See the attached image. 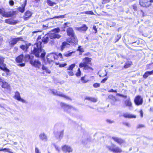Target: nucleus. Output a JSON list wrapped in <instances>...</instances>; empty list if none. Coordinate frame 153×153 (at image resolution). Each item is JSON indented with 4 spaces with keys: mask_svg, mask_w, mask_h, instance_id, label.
Segmentation results:
<instances>
[{
    "mask_svg": "<svg viewBox=\"0 0 153 153\" xmlns=\"http://www.w3.org/2000/svg\"><path fill=\"white\" fill-rule=\"evenodd\" d=\"M125 104L126 106L129 108L132 107V104L130 98H128L125 101Z\"/></svg>",
    "mask_w": 153,
    "mask_h": 153,
    "instance_id": "obj_20",
    "label": "nucleus"
},
{
    "mask_svg": "<svg viewBox=\"0 0 153 153\" xmlns=\"http://www.w3.org/2000/svg\"><path fill=\"white\" fill-rule=\"evenodd\" d=\"M86 100L90 101L93 102H96L97 101V99L94 98L88 97H86L85 99Z\"/></svg>",
    "mask_w": 153,
    "mask_h": 153,
    "instance_id": "obj_33",
    "label": "nucleus"
},
{
    "mask_svg": "<svg viewBox=\"0 0 153 153\" xmlns=\"http://www.w3.org/2000/svg\"><path fill=\"white\" fill-rule=\"evenodd\" d=\"M76 30L82 32L85 31L87 30L88 27L86 25L84 24L82 26L80 27H76Z\"/></svg>",
    "mask_w": 153,
    "mask_h": 153,
    "instance_id": "obj_16",
    "label": "nucleus"
},
{
    "mask_svg": "<svg viewBox=\"0 0 153 153\" xmlns=\"http://www.w3.org/2000/svg\"><path fill=\"white\" fill-rule=\"evenodd\" d=\"M5 22L10 24H15L17 23L16 21H15L12 19H8L5 20Z\"/></svg>",
    "mask_w": 153,
    "mask_h": 153,
    "instance_id": "obj_21",
    "label": "nucleus"
},
{
    "mask_svg": "<svg viewBox=\"0 0 153 153\" xmlns=\"http://www.w3.org/2000/svg\"><path fill=\"white\" fill-rule=\"evenodd\" d=\"M42 42L39 41L32 46V53L36 57L44 58L45 56V53L42 48Z\"/></svg>",
    "mask_w": 153,
    "mask_h": 153,
    "instance_id": "obj_1",
    "label": "nucleus"
},
{
    "mask_svg": "<svg viewBox=\"0 0 153 153\" xmlns=\"http://www.w3.org/2000/svg\"><path fill=\"white\" fill-rule=\"evenodd\" d=\"M134 102L137 105H139L142 104L143 102V99L140 96H137L134 99Z\"/></svg>",
    "mask_w": 153,
    "mask_h": 153,
    "instance_id": "obj_9",
    "label": "nucleus"
},
{
    "mask_svg": "<svg viewBox=\"0 0 153 153\" xmlns=\"http://www.w3.org/2000/svg\"><path fill=\"white\" fill-rule=\"evenodd\" d=\"M100 84L99 83H95L93 85V86L94 88L99 87L100 86Z\"/></svg>",
    "mask_w": 153,
    "mask_h": 153,
    "instance_id": "obj_46",
    "label": "nucleus"
},
{
    "mask_svg": "<svg viewBox=\"0 0 153 153\" xmlns=\"http://www.w3.org/2000/svg\"><path fill=\"white\" fill-rule=\"evenodd\" d=\"M71 39L70 41H69V42L70 43L71 42L73 43L74 44L78 42L76 36H75V35L74 37H71Z\"/></svg>",
    "mask_w": 153,
    "mask_h": 153,
    "instance_id": "obj_27",
    "label": "nucleus"
},
{
    "mask_svg": "<svg viewBox=\"0 0 153 153\" xmlns=\"http://www.w3.org/2000/svg\"><path fill=\"white\" fill-rule=\"evenodd\" d=\"M5 10L4 8H0V14H1L2 16Z\"/></svg>",
    "mask_w": 153,
    "mask_h": 153,
    "instance_id": "obj_47",
    "label": "nucleus"
},
{
    "mask_svg": "<svg viewBox=\"0 0 153 153\" xmlns=\"http://www.w3.org/2000/svg\"><path fill=\"white\" fill-rule=\"evenodd\" d=\"M123 125H125V126H128V127H129L130 126V124L128 123H127L126 122H123Z\"/></svg>",
    "mask_w": 153,
    "mask_h": 153,
    "instance_id": "obj_49",
    "label": "nucleus"
},
{
    "mask_svg": "<svg viewBox=\"0 0 153 153\" xmlns=\"http://www.w3.org/2000/svg\"><path fill=\"white\" fill-rule=\"evenodd\" d=\"M64 15L59 16H55L52 19H59V18H64Z\"/></svg>",
    "mask_w": 153,
    "mask_h": 153,
    "instance_id": "obj_44",
    "label": "nucleus"
},
{
    "mask_svg": "<svg viewBox=\"0 0 153 153\" xmlns=\"http://www.w3.org/2000/svg\"><path fill=\"white\" fill-rule=\"evenodd\" d=\"M4 58L2 56H0V69L5 71L7 73L9 72V70L6 67H5L3 64Z\"/></svg>",
    "mask_w": 153,
    "mask_h": 153,
    "instance_id": "obj_6",
    "label": "nucleus"
},
{
    "mask_svg": "<svg viewBox=\"0 0 153 153\" xmlns=\"http://www.w3.org/2000/svg\"><path fill=\"white\" fill-rule=\"evenodd\" d=\"M123 116L126 118H136V117L135 115L132 114H130L128 113H124L123 114Z\"/></svg>",
    "mask_w": 153,
    "mask_h": 153,
    "instance_id": "obj_24",
    "label": "nucleus"
},
{
    "mask_svg": "<svg viewBox=\"0 0 153 153\" xmlns=\"http://www.w3.org/2000/svg\"><path fill=\"white\" fill-rule=\"evenodd\" d=\"M107 122L108 123H114V121L109 119H107L106 120Z\"/></svg>",
    "mask_w": 153,
    "mask_h": 153,
    "instance_id": "obj_51",
    "label": "nucleus"
},
{
    "mask_svg": "<svg viewBox=\"0 0 153 153\" xmlns=\"http://www.w3.org/2000/svg\"><path fill=\"white\" fill-rule=\"evenodd\" d=\"M110 1V0H103L102 1V4H105L109 2Z\"/></svg>",
    "mask_w": 153,
    "mask_h": 153,
    "instance_id": "obj_50",
    "label": "nucleus"
},
{
    "mask_svg": "<svg viewBox=\"0 0 153 153\" xmlns=\"http://www.w3.org/2000/svg\"><path fill=\"white\" fill-rule=\"evenodd\" d=\"M153 2V0H140V5L143 7H149L150 6L151 3Z\"/></svg>",
    "mask_w": 153,
    "mask_h": 153,
    "instance_id": "obj_3",
    "label": "nucleus"
},
{
    "mask_svg": "<svg viewBox=\"0 0 153 153\" xmlns=\"http://www.w3.org/2000/svg\"><path fill=\"white\" fill-rule=\"evenodd\" d=\"M61 105L62 107L64 109L68 112L69 109H74V108L71 106H69L68 105H66L63 103H61Z\"/></svg>",
    "mask_w": 153,
    "mask_h": 153,
    "instance_id": "obj_14",
    "label": "nucleus"
},
{
    "mask_svg": "<svg viewBox=\"0 0 153 153\" xmlns=\"http://www.w3.org/2000/svg\"><path fill=\"white\" fill-rule=\"evenodd\" d=\"M56 56L53 53L48 54L47 56V61L49 63H51L53 62L54 60L55 59Z\"/></svg>",
    "mask_w": 153,
    "mask_h": 153,
    "instance_id": "obj_8",
    "label": "nucleus"
},
{
    "mask_svg": "<svg viewBox=\"0 0 153 153\" xmlns=\"http://www.w3.org/2000/svg\"><path fill=\"white\" fill-rule=\"evenodd\" d=\"M22 41H23V38L21 37L11 38L9 42V43L11 46H13L18 42Z\"/></svg>",
    "mask_w": 153,
    "mask_h": 153,
    "instance_id": "obj_4",
    "label": "nucleus"
},
{
    "mask_svg": "<svg viewBox=\"0 0 153 153\" xmlns=\"http://www.w3.org/2000/svg\"><path fill=\"white\" fill-rule=\"evenodd\" d=\"M93 29L94 30V31H95L94 33H97V28L95 26H93Z\"/></svg>",
    "mask_w": 153,
    "mask_h": 153,
    "instance_id": "obj_53",
    "label": "nucleus"
},
{
    "mask_svg": "<svg viewBox=\"0 0 153 153\" xmlns=\"http://www.w3.org/2000/svg\"><path fill=\"white\" fill-rule=\"evenodd\" d=\"M140 114L141 117H143V111L142 110L140 111Z\"/></svg>",
    "mask_w": 153,
    "mask_h": 153,
    "instance_id": "obj_63",
    "label": "nucleus"
},
{
    "mask_svg": "<svg viewBox=\"0 0 153 153\" xmlns=\"http://www.w3.org/2000/svg\"><path fill=\"white\" fill-rule=\"evenodd\" d=\"M75 64H72L69 66V67L68 68L67 70L72 71L73 69L75 67Z\"/></svg>",
    "mask_w": 153,
    "mask_h": 153,
    "instance_id": "obj_38",
    "label": "nucleus"
},
{
    "mask_svg": "<svg viewBox=\"0 0 153 153\" xmlns=\"http://www.w3.org/2000/svg\"><path fill=\"white\" fill-rule=\"evenodd\" d=\"M82 62L79 64V67L80 68H84L85 70H90L91 71L93 69L91 67V59L88 57L85 58L82 60Z\"/></svg>",
    "mask_w": 153,
    "mask_h": 153,
    "instance_id": "obj_2",
    "label": "nucleus"
},
{
    "mask_svg": "<svg viewBox=\"0 0 153 153\" xmlns=\"http://www.w3.org/2000/svg\"><path fill=\"white\" fill-rule=\"evenodd\" d=\"M81 80L83 83H86L88 81V79H85L84 76L81 77Z\"/></svg>",
    "mask_w": 153,
    "mask_h": 153,
    "instance_id": "obj_39",
    "label": "nucleus"
},
{
    "mask_svg": "<svg viewBox=\"0 0 153 153\" xmlns=\"http://www.w3.org/2000/svg\"><path fill=\"white\" fill-rule=\"evenodd\" d=\"M71 26L70 23L69 22H67L64 24L63 26L64 28L68 27Z\"/></svg>",
    "mask_w": 153,
    "mask_h": 153,
    "instance_id": "obj_41",
    "label": "nucleus"
},
{
    "mask_svg": "<svg viewBox=\"0 0 153 153\" xmlns=\"http://www.w3.org/2000/svg\"><path fill=\"white\" fill-rule=\"evenodd\" d=\"M18 65L21 66V67H24L25 65V63H22L19 64Z\"/></svg>",
    "mask_w": 153,
    "mask_h": 153,
    "instance_id": "obj_62",
    "label": "nucleus"
},
{
    "mask_svg": "<svg viewBox=\"0 0 153 153\" xmlns=\"http://www.w3.org/2000/svg\"><path fill=\"white\" fill-rule=\"evenodd\" d=\"M52 93L55 95H57L60 97H62L67 99H70V98L64 95L61 92L51 90Z\"/></svg>",
    "mask_w": 153,
    "mask_h": 153,
    "instance_id": "obj_10",
    "label": "nucleus"
},
{
    "mask_svg": "<svg viewBox=\"0 0 153 153\" xmlns=\"http://www.w3.org/2000/svg\"><path fill=\"white\" fill-rule=\"evenodd\" d=\"M153 74V70L151 71H147L143 75V77L146 78L149 76Z\"/></svg>",
    "mask_w": 153,
    "mask_h": 153,
    "instance_id": "obj_23",
    "label": "nucleus"
},
{
    "mask_svg": "<svg viewBox=\"0 0 153 153\" xmlns=\"http://www.w3.org/2000/svg\"><path fill=\"white\" fill-rule=\"evenodd\" d=\"M81 71L79 68L78 69V71L76 74V75L77 76H79L81 75Z\"/></svg>",
    "mask_w": 153,
    "mask_h": 153,
    "instance_id": "obj_43",
    "label": "nucleus"
},
{
    "mask_svg": "<svg viewBox=\"0 0 153 153\" xmlns=\"http://www.w3.org/2000/svg\"><path fill=\"white\" fill-rule=\"evenodd\" d=\"M67 35L70 37H74V32L71 27H69L67 30Z\"/></svg>",
    "mask_w": 153,
    "mask_h": 153,
    "instance_id": "obj_13",
    "label": "nucleus"
},
{
    "mask_svg": "<svg viewBox=\"0 0 153 153\" xmlns=\"http://www.w3.org/2000/svg\"><path fill=\"white\" fill-rule=\"evenodd\" d=\"M111 139L113 140L114 142L117 143L120 145L124 143L125 142V141L124 140H123L121 138H119L117 137H111Z\"/></svg>",
    "mask_w": 153,
    "mask_h": 153,
    "instance_id": "obj_11",
    "label": "nucleus"
},
{
    "mask_svg": "<svg viewBox=\"0 0 153 153\" xmlns=\"http://www.w3.org/2000/svg\"><path fill=\"white\" fill-rule=\"evenodd\" d=\"M24 56L23 55H21L16 58V61L17 62H22L23 60Z\"/></svg>",
    "mask_w": 153,
    "mask_h": 153,
    "instance_id": "obj_25",
    "label": "nucleus"
},
{
    "mask_svg": "<svg viewBox=\"0 0 153 153\" xmlns=\"http://www.w3.org/2000/svg\"><path fill=\"white\" fill-rule=\"evenodd\" d=\"M13 14L11 12H6L4 11L2 16L5 17H10L12 16Z\"/></svg>",
    "mask_w": 153,
    "mask_h": 153,
    "instance_id": "obj_26",
    "label": "nucleus"
},
{
    "mask_svg": "<svg viewBox=\"0 0 153 153\" xmlns=\"http://www.w3.org/2000/svg\"><path fill=\"white\" fill-rule=\"evenodd\" d=\"M86 13L88 14H94L93 12L92 11H86Z\"/></svg>",
    "mask_w": 153,
    "mask_h": 153,
    "instance_id": "obj_61",
    "label": "nucleus"
},
{
    "mask_svg": "<svg viewBox=\"0 0 153 153\" xmlns=\"http://www.w3.org/2000/svg\"><path fill=\"white\" fill-rule=\"evenodd\" d=\"M27 2V0H25L24 2V3L22 4L21 6L18 8L19 11L22 13H23L25 11V7L26 5Z\"/></svg>",
    "mask_w": 153,
    "mask_h": 153,
    "instance_id": "obj_19",
    "label": "nucleus"
},
{
    "mask_svg": "<svg viewBox=\"0 0 153 153\" xmlns=\"http://www.w3.org/2000/svg\"><path fill=\"white\" fill-rule=\"evenodd\" d=\"M108 98L110 99L112 101L111 102L112 103H114L115 101H117V99L114 96L111 95H109Z\"/></svg>",
    "mask_w": 153,
    "mask_h": 153,
    "instance_id": "obj_28",
    "label": "nucleus"
},
{
    "mask_svg": "<svg viewBox=\"0 0 153 153\" xmlns=\"http://www.w3.org/2000/svg\"><path fill=\"white\" fill-rule=\"evenodd\" d=\"M35 153H40L38 148L36 147L35 148Z\"/></svg>",
    "mask_w": 153,
    "mask_h": 153,
    "instance_id": "obj_54",
    "label": "nucleus"
},
{
    "mask_svg": "<svg viewBox=\"0 0 153 153\" xmlns=\"http://www.w3.org/2000/svg\"><path fill=\"white\" fill-rule=\"evenodd\" d=\"M14 97L15 98L19 101H21L23 103H25L26 102L25 100L21 98L20 94L17 91L15 93Z\"/></svg>",
    "mask_w": 153,
    "mask_h": 153,
    "instance_id": "obj_12",
    "label": "nucleus"
},
{
    "mask_svg": "<svg viewBox=\"0 0 153 153\" xmlns=\"http://www.w3.org/2000/svg\"><path fill=\"white\" fill-rule=\"evenodd\" d=\"M42 42L45 43H46L49 41V37L48 35H45L42 39Z\"/></svg>",
    "mask_w": 153,
    "mask_h": 153,
    "instance_id": "obj_30",
    "label": "nucleus"
},
{
    "mask_svg": "<svg viewBox=\"0 0 153 153\" xmlns=\"http://www.w3.org/2000/svg\"><path fill=\"white\" fill-rule=\"evenodd\" d=\"M32 59V58H31L30 56L29 55H27L25 56V61L27 62L29 59Z\"/></svg>",
    "mask_w": 153,
    "mask_h": 153,
    "instance_id": "obj_37",
    "label": "nucleus"
},
{
    "mask_svg": "<svg viewBox=\"0 0 153 153\" xmlns=\"http://www.w3.org/2000/svg\"><path fill=\"white\" fill-rule=\"evenodd\" d=\"M63 134V131H62L58 133V135L59 138H61L62 137Z\"/></svg>",
    "mask_w": 153,
    "mask_h": 153,
    "instance_id": "obj_45",
    "label": "nucleus"
},
{
    "mask_svg": "<svg viewBox=\"0 0 153 153\" xmlns=\"http://www.w3.org/2000/svg\"><path fill=\"white\" fill-rule=\"evenodd\" d=\"M42 69L43 70L45 71L46 73H48L49 74H50L51 73L50 70L47 67L43 65L42 66Z\"/></svg>",
    "mask_w": 153,
    "mask_h": 153,
    "instance_id": "obj_32",
    "label": "nucleus"
},
{
    "mask_svg": "<svg viewBox=\"0 0 153 153\" xmlns=\"http://www.w3.org/2000/svg\"><path fill=\"white\" fill-rule=\"evenodd\" d=\"M30 62V63L35 67L38 68H40L41 66V63L38 59L33 60L31 59Z\"/></svg>",
    "mask_w": 153,
    "mask_h": 153,
    "instance_id": "obj_7",
    "label": "nucleus"
},
{
    "mask_svg": "<svg viewBox=\"0 0 153 153\" xmlns=\"http://www.w3.org/2000/svg\"><path fill=\"white\" fill-rule=\"evenodd\" d=\"M68 45H69V44L66 42H63L62 43V45H61V51H62L66 47H68Z\"/></svg>",
    "mask_w": 153,
    "mask_h": 153,
    "instance_id": "obj_31",
    "label": "nucleus"
},
{
    "mask_svg": "<svg viewBox=\"0 0 153 153\" xmlns=\"http://www.w3.org/2000/svg\"><path fill=\"white\" fill-rule=\"evenodd\" d=\"M60 29L59 27H57L55 28V29H53L51 31V32H54V33H57L59 32Z\"/></svg>",
    "mask_w": 153,
    "mask_h": 153,
    "instance_id": "obj_40",
    "label": "nucleus"
},
{
    "mask_svg": "<svg viewBox=\"0 0 153 153\" xmlns=\"http://www.w3.org/2000/svg\"><path fill=\"white\" fill-rule=\"evenodd\" d=\"M49 37L51 39L55 38L59 39L61 37V36L55 33H51L49 34Z\"/></svg>",
    "mask_w": 153,
    "mask_h": 153,
    "instance_id": "obj_18",
    "label": "nucleus"
},
{
    "mask_svg": "<svg viewBox=\"0 0 153 153\" xmlns=\"http://www.w3.org/2000/svg\"><path fill=\"white\" fill-rule=\"evenodd\" d=\"M75 52V51H69L63 54V55L64 56L66 57L70 56H71L72 53H74Z\"/></svg>",
    "mask_w": 153,
    "mask_h": 153,
    "instance_id": "obj_29",
    "label": "nucleus"
},
{
    "mask_svg": "<svg viewBox=\"0 0 153 153\" xmlns=\"http://www.w3.org/2000/svg\"><path fill=\"white\" fill-rule=\"evenodd\" d=\"M48 4L50 6H53L54 4H56V3L52 2L50 0H47Z\"/></svg>",
    "mask_w": 153,
    "mask_h": 153,
    "instance_id": "obj_35",
    "label": "nucleus"
},
{
    "mask_svg": "<svg viewBox=\"0 0 153 153\" xmlns=\"http://www.w3.org/2000/svg\"><path fill=\"white\" fill-rule=\"evenodd\" d=\"M144 127V125L142 124H139L137 126V128H142Z\"/></svg>",
    "mask_w": 153,
    "mask_h": 153,
    "instance_id": "obj_57",
    "label": "nucleus"
},
{
    "mask_svg": "<svg viewBox=\"0 0 153 153\" xmlns=\"http://www.w3.org/2000/svg\"><path fill=\"white\" fill-rule=\"evenodd\" d=\"M107 148L109 150L115 152H120L122 151L120 149L119 147H116L115 145L113 144H112L111 146H107Z\"/></svg>",
    "mask_w": 153,
    "mask_h": 153,
    "instance_id": "obj_5",
    "label": "nucleus"
},
{
    "mask_svg": "<svg viewBox=\"0 0 153 153\" xmlns=\"http://www.w3.org/2000/svg\"><path fill=\"white\" fill-rule=\"evenodd\" d=\"M2 151H4L6 152H9L10 151V149H7V148H4L3 149L2 148Z\"/></svg>",
    "mask_w": 153,
    "mask_h": 153,
    "instance_id": "obj_52",
    "label": "nucleus"
},
{
    "mask_svg": "<svg viewBox=\"0 0 153 153\" xmlns=\"http://www.w3.org/2000/svg\"><path fill=\"white\" fill-rule=\"evenodd\" d=\"M62 150L65 152H72V148L69 146L67 145H65L62 147Z\"/></svg>",
    "mask_w": 153,
    "mask_h": 153,
    "instance_id": "obj_17",
    "label": "nucleus"
},
{
    "mask_svg": "<svg viewBox=\"0 0 153 153\" xmlns=\"http://www.w3.org/2000/svg\"><path fill=\"white\" fill-rule=\"evenodd\" d=\"M133 9L135 10L136 11L137 10V7L135 4H134L132 6Z\"/></svg>",
    "mask_w": 153,
    "mask_h": 153,
    "instance_id": "obj_56",
    "label": "nucleus"
},
{
    "mask_svg": "<svg viewBox=\"0 0 153 153\" xmlns=\"http://www.w3.org/2000/svg\"><path fill=\"white\" fill-rule=\"evenodd\" d=\"M20 48L24 51H26L27 49V47L26 45H22L20 46Z\"/></svg>",
    "mask_w": 153,
    "mask_h": 153,
    "instance_id": "obj_42",
    "label": "nucleus"
},
{
    "mask_svg": "<svg viewBox=\"0 0 153 153\" xmlns=\"http://www.w3.org/2000/svg\"><path fill=\"white\" fill-rule=\"evenodd\" d=\"M14 2L13 1L10 0L9 1V4L10 5H13L14 4Z\"/></svg>",
    "mask_w": 153,
    "mask_h": 153,
    "instance_id": "obj_60",
    "label": "nucleus"
},
{
    "mask_svg": "<svg viewBox=\"0 0 153 153\" xmlns=\"http://www.w3.org/2000/svg\"><path fill=\"white\" fill-rule=\"evenodd\" d=\"M120 97H124L125 98H126L127 97V96L126 95H123L122 94H120Z\"/></svg>",
    "mask_w": 153,
    "mask_h": 153,
    "instance_id": "obj_64",
    "label": "nucleus"
},
{
    "mask_svg": "<svg viewBox=\"0 0 153 153\" xmlns=\"http://www.w3.org/2000/svg\"><path fill=\"white\" fill-rule=\"evenodd\" d=\"M132 64V62H128L125 63L124 66V68H126L129 67Z\"/></svg>",
    "mask_w": 153,
    "mask_h": 153,
    "instance_id": "obj_34",
    "label": "nucleus"
},
{
    "mask_svg": "<svg viewBox=\"0 0 153 153\" xmlns=\"http://www.w3.org/2000/svg\"><path fill=\"white\" fill-rule=\"evenodd\" d=\"M108 92H113L114 93H116L117 92V91L116 90H114L113 89H111L110 90H109L108 91Z\"/></svg>",
    "mask_w": 153,
    "mask_h": 153,
    "instance_id": "obj_59",
    "label": "nucleus"
},
{
    "mask_svg": "<svg viewBox=\"0 0 153 153\" xmlns=\"http://www.w3.org/2000/svg\"><path fill=\"white\" fill-rule=\"evenodd\" d=\"M68 74L70 76H72L74 75L73 72L71 71H68Z\"/></svg>",
    "mask_w": 153,
    "mask_h": 153,
    "instance_id": "obj_55",
    "label": "nucleus"
},
{
    "mask_svg": "<svg viewBox=\"0 0 153 153\" xmlns=\"http://www.w3.org/2000/svg\"><path fill=\"white\" fill-rule=\"evenodd\" d=\"M107 79V78H105L103 79L101 81V83H103L105 82L106 81Z\"/></svg>",
    "mask_w": 153,
    "mask_h": 153,
    "instance_id": "obj_58",
    "label": "nucleus"
},
{
    "mask_svg": "<svg viewBox=\"0 0 153 153\" xmlns=\"http://www.w3.org/2000/svg\"><path fill=\"white\" fill-rule=\"evenodd\" d=\"M32 13L31 12L29 11H26L25 13V16H26V17H29L31 16Z\"/></svg>",
    "mask_w": 153,
    "mask_h": 153,
    "instance_id": "obj_36",
    "label": "nucleus"
},
{
    "mask_svg": "<svg viewBox=\"0 0 153 153\" xmlns=\"http://www.w3.org/2000/svg\"><path fill=\"white\" fill-rule=\"evenodd\" d=\"M1 79L2 81H0V82H2L3 84L2 85V87L4 88H6L9 89L10 88V86L8 83L5 82L4 80L1 78Z\"/></svg>",
    "mask_w": 153,
    "mask_h": 153,
    "instance_id": "obj_22",
    "label": "nucleus"
},
{
    "mask_svg": "<svg viewBox=\"0 0 153 153\" xmlns=\"http://www.w3.org/2000/svg\"><path fill=\"white\" fill-rule=\"evenodd\" d=\"M121 38V35L119 34H117V38H116V41H115V42H117Z\"/></svg>",
    "mask_w": 153,
    "mask_h": 153,
    "instance_id": "obj_48",
    "label": "nucleus"
},
{
    "mask_svg": "<svg viewBox=\"0 0 153 153\" xmlns=\"http://www.w3.org/2000/svg\"><path fill=\"white\" fill-rule=\"evenodd\" d=\"M39 138L42 141L46 142L48 141V137L44 133H41L39 135Z\"/></svg>",
    "mask_w": 153,
    "mask_h": 153,
    "instance_id": "obj_15",
    "label": "nucleus"
}]
</instances>
